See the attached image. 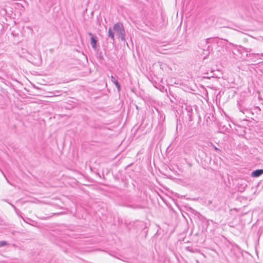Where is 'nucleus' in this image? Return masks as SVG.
<instances>
[{
  "label": "nucleus",
  "mask_w": 263,
  "mask_h": 263,
  "mask_svg": "<svg viewBox=\"0 0 263 263\" xmlns=\"http://www.w3.org/2000/svg\"><path fill=\"white\" fill-rule=\"evenodd\" d=\"M113 29L117 32L119 37L121 38L122 41H125V30L122 23H117L115 24L113 27Z\"/></svg>",
  "instance_id": "nucleus-1"
},
{
  "label": "nucleus",
  "mask_w": 263,
  "mask_h": 263,
  "mask_svg": "<svg viewBox=\"0 0 263 263\" xmlns=\"http://www.w3.org/2000/svg\"><path fill=\"white\" fill-rule=\"evenodd\" d=\"M263 174V170L262 169H259L256 170L254 171H253L252 174L251 176L253 177H258L261 175Z\"/></svg>",
  "instance_id": "nucleus-2"
},
{
  "label": "nucleus",
  "mask_w": 263,
  "mask_h": 263,
  "mask_svg": "<svg viewBox=\"0 0 263 263\" xmlns=\"http://www.w3.org/2000/svg\"><path fill=\"white\" fill-rule=\"evenodd\" d=\"M111 82L115 84L116 87L117 88L118 90L119 91L121 90V86L120 84L118 83V81L116 79V78L113 76H111Z\"/></svg>",
  "instance_id": "nucleus-3"
},
{
  "label": "nucleus",
  "mask_w": 263,
  "mask_h": 263,
  "mask_svg": "<svg viewBox=\"0 0 263 263\" xmlns=\"http://www.w3.org/2000/svg\"><path fill=\"white\" fill-rule=\"evenodd\" d=\"M97 40L96 37H90V45H91L92 48L94 49H96L97 48Z\"/></svg>",
  "instance_id": "nucleus-4"
},
{
  "label": "nucleus",
  "mask_w": 263,
  "mask_h": 263,
  "mask_svg": "<svg viewBox=\"0 0 263 263\" xmlns=\"http://www.w3.org/2000/svg\"><path fill=\"white\" fill-rule=\"evenodd\" d=\"M108 36L110 37L111 40L114 41L115 40V35L114 33L112 32L111 28H109L108 29Z\"/></svg>",
  "instance_id": "nucleus-5"
},
{
  "label": "nucleus",
  "mask_w": 263,
  "mask_h": 263,
  "mask_svg": "<svg viewBox=\"0 0 263 263\" xmlns=\"http://www.w3.org/2000/svg\"><path fill=\"white\" fill-rule=\"evenodd\" d=\"M9 243L5 240L0 241V247L8 246Z\"/></svg>",
  "instance_id": "nucleus-6"
},
{
  "label": "nucleus",
  "mask_w": 263,
  "mask_h": 263,
  "mask_svg": "<svg viewBox=\"0 0 263 263\" xmlns=\"http://www.w3.org/2000/svg\"><path fill=\"white\" fill-rule=\"evenodd\" d=\"M243 50L247 52H251V49H250V48H243Z\"/></svg>",
  "instance_id": "nucleus-7"
},
{
  "label": "nucleus",
  "mask_w": 263,
  "mask_h": 263,
  "mask_svg": "<svg viewBox=\"0 0 263 263\" xmlns=\"http://www.w3.org/2000/svg\"><path fill=\"white\" fill-rule=\"evenodd\" d=\"M3 175L4 176V177H5V178H6V180H7V182H8V183H9L10 184L12 185V184L9 182V180L7 178V177H6V176H5V175L3 173Z\"/></svg>",
  "instance_id": "nucleus-8"
},
{
  "label": "nucleus",
  "mask_w": 263,
  "mask_h": 263,
  "mask_svg": "<svg viewBox=\"0 0 263 263\" xmlns=\"http://www.w3.org/2000/svg\"><path fill=\"white\" fill-rule=\"evenodd\" d=\"M88 34L89 36H91V37H95L94 35H93L92 33H91V32H88Z\"/></svg>",
  "instance_id": "nucleus-9"
},
{
  "label": "nucleus",
  "mask_w": 263,
  "mask_h": 263,
  "mask_svg": "<svg viewBox=\"0 0 263 263\" xmlns=\"http://www.w3.org/2000/svg\"><path fill=\"white\" fill-rule=\"evenodd\" d=\"M214 149L217 152H220V150L219 148H218L217 147H216V146H214Z\"/></svg>",
  "instance_id": "nucleus-10"
},
{
  "label": "nucleus",
  "mask_w": 263,
  "mask_h": 263,
  "mask_svg": "<svg viewBox=\"0 0 263 263\" xmlns=\"http://www.w3.org/2000/svg\"><path fill=\"white\" fill-rule=\"evenodd\" d=\"M211 77H213L214 76L213 75H211ZM205 78H210V76H207V77H205Z\"/></svg>",
  "instance_id": "nucleus-11"
},
{
  "label": "nucleus",
  "mask_w": 263,
  "mask_h": 263,
  "mask_svg": "<svg viewBox=\"0 0 263 263\" xmlns=\"http://www.w3.org/2000/svg\"><path fill=\"white\" fill-rule=\"evenodd\" d=\"M1 171H2L1 170H0Z\"/></svg>",
  "instance_id": "nucleus-12"
}]
</instances>
